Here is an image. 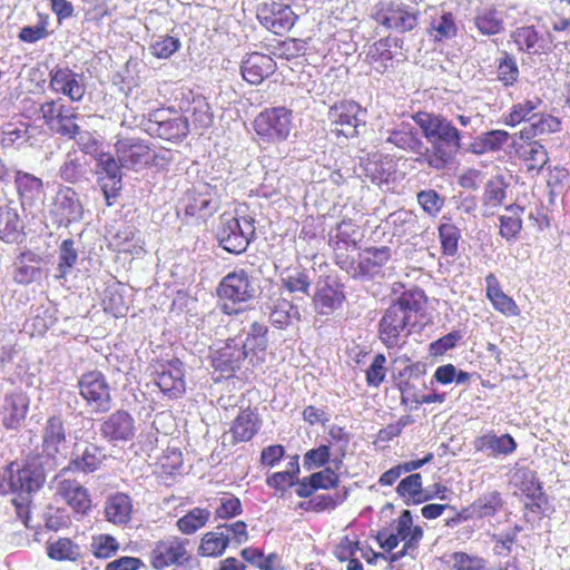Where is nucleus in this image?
Returning <instances> with one entry per match:
<instances>
[{
    "instance_id": "obj_1",
    "label": "nucleus",
    "mask_w": 570,
    "mask_h": 570,
    "mask_svg": "<svg viewBox=\"0 0 570 570\" xmlns=\"http://www.w3.org/2000/svg\"><path fill=\"white\" fill-rule=\"evenodd\" d=\"M412 118L430 145H424L423 156L416 157L415 161L436 171L453 165L463 148V138L470 132L460 129L442 114L417 111Z\"/></svg>"
},
{
    "instance_id": "obj_2",
    "label": "nucleus",
    "mask_w": 570,
    "mask_h": 570,
    "mask_svg": "<svg viewBox=\"0 0 570 570\" xmlns=\"http://www.w3.org/2000/svg\"><path fill=\"white\" fill-rule=\"evenodd\" d=\"M422 291H407L385 309L379 323V337L386 348H399L405 344L422 309Z\"/></svg>"
},
{
    "instance_id": "obj_3",
    "label": "nucleus",
    "mask_w": 570,
    "mask_h": 570,
    "mask_svg": "<svg viewBox=\"0 0 570 570\" xmlns=\"http://www.w3.org/2000/svg\"><path fill=\"white\" fill-rule=\"evenodd\" d=\"M83 421L81 413L69 415L57 413L47 417L41 430V454L49 461L50 469L66 456L69 448L68 439H80V431L71 430V426Z\"/></svg>"
},
{
    "instance_id": "obj_4",
    "label": "nucleus",
    "mask_w": 570,
    "mask_h": 570,
    "mask_svg": "<svg viewBox=\"0 0 570 570\" xmlns=\"http://www.w3.org/2000/svg\"><path fill=\"white\" fill-rule=\"evenodd\" d=\"M46 472L38 459L22 464L11 462L0 470V495L17 493L22 501H29L30 494L41 489Z\"/></svg>"
},
{
    "instance_id": "obj_5",
    "label": "nucleus",
    "mask_w": 570,
    "mask_h": 570,
    "mask_svg": "<svg viewBox=\"0 0 570 570\" xmlns=\"http://www.w3.org/2000/svg\"><path fill=\"white\" fill-rule=\"evenodd\" d=\"M217 296L223 301L222 309L232 315L240 312L245 304L256 296L253 278L245 269H238L225 275L218 284Z\"/></svg>"
},
{
    "instance_id": "obj_6",
    "label": "nucleus",
    "mask_w": 570,
    "mask_h": 570,
    "mask_svg": "<svg viewBox=\"0 0 570 570\" xmlns=\"http://www.w3.org/2000/svg\"><path fill=\"white\" fill-rule=\"evenodd\" d=\"M254 236L255 226L253 218H238L227 213L219 217L216 238L226 252L236 255L244 253Z\"/></svg>"
},
{
    "instance_id": "obj_7",
    "label": "nucleus",
    "mask_w": 570,
    "mask_h": 570,
    "mask_svg": "<svg viewBox=\"0 0 570 570\" xmlns=\"http://www.w3.org/2000/svg\"><path fill=\"white\" fill-rule=\"evenodd\" d=\"M141 126L149 136L168 141H181L189 132L188 118L166 108L150 111Z\"/></svg>"
},
{
    "instance_id": "obj_8",
    "label": "nucleus",
    "mask_w": 570,
    "mask_h": 570,
    "mask_svg": "<svg viewBox=\"0 0 570 570\" xmlns=\"http://www.w3.org/2000/svg\"><path fill=\"white\" fill-rule=\"evenodd\" d=\"M293 128V111L286 107L266 108L254 120V130L263 142H281Z\"/></svg>"
},
{
    "instance_id": "obj_9",
    "label": "nucleus",
    "mask_w": 570,
    "mask_h": 570,
    "mask_svg": "<svg viewBox=\"0 0 570 570\" xmlns=\"http://www.w3.org/2000/svg\"><path fill=\"white\" fill-rule=\"evenodd\" d=\"M78 389L91 412L107 413L112 407L111 386L102 372L94 370L81 374Z\"/></svg>"
},
{
    "instance_id": "obj_10",
    "label": "nucleus",
    "mask_w": 570,
    "mask_h": 570,
    "mask_svg": "<svg viewBox=\"0 0 570 570\" xmlns=\"http://www.w3.org/2000/svg\"><path fill=\"white\" fill-rule=\"evenodd\" d=\"M376 20L397 32L413 30L417 26L419 9L412 0H384Z\"/></svg>"
},
{
    "instance_id": "obj_11",
    "label": "nucleus",
    "mask_w": 570,
    "mask_h": 570,
    "mask_svg": "<svg viewBox=\"0 0 570 570\" xmlns=\"http://www.w3.org/2000/svg\"><path fill=\"white\" fill-rule=\"evenodd\" d=\"M83 205L71 187H60L49 206V217L57 227H68L82 219Z\"/></svg>"
},
{
    "instance_id": "obj_12",
    "label": "nucleus",
    "mask_w": 570,
    "mask_h": 570,
    "mask_svg": "<svg viewBox=\"0 0 570 570\" xmlns=\"http://www.w3.org/2000/svg\"><path fill=\"white\" fill-rule=\"evenodd\" d=\"M328 119L337 134L352 138L365 128L366 110L355 101H341L330 108Z\"/></svg>"
},
{
    "instance_id": "obj_13",
    "label": "nucleus",
    "mask_w": 570,
    "mask_h": 570,
    "mask_svg": "<svg viewBox=\"0 0 570 570\" xmlns=\"http://www.w3.org/2000/svg\"><path fill=\"white\" fill-rule=\"evenodd\" d=\"M257 19L275 35H283L293 28L297 16L287 4L276 0H264L257 6Z\"/></svg>"
},
{
    "instance_id": "obj_14",
    "label": "nucleus",
    "mask_w": 570,
    "mask_h": 570,
    "mask_svg": "<svg viewBox=\"0 0 570 570\" xmlns=\"http://www.w3.org/2000/svg\"><path fill=\"white\" fill-rule=\"evenodd\" d=\"M115 151L120 166L125 169L137 171L154 160L149 145L139 138H119L115 142Z\"/></svg>"
},
{
    "instance_id": "obj_15",
    "label": "nucleus",
    "mask_w": 570,
    "mask_h": 570,
    "mask_svg": "<svg viewBox=\"0 0 570 570\" xmlns=\"http://www.w3.org/2000/svg\"><path fill=\"white\" fill-rule=\"evenodd\" d=\"M218 208V202L214 189L207 184H200L188 190L178 205L186 216L206 218L212 216Z\"/></svg>"
},
{
    "instance_id": "obj_16",
    "label": "nucleus",
    "mask_w": 570,
    "mask_h": 570,
    "mask_svg": "<svg viewBox=\"0 0 570 570\" xmlns=\"http://www.w3.org/2000/svg\"><path fill=\"white\" fill-rule=\"evenodd\" d=\"M511 38L519 50L530 55L548 52L557 48L558 43H567L566 40L559 39L550 31H547L546 35H540L533 26L517 28L512 32Z\"/></svg>"
},
{
    "instance_id": "obj_17",
    "label": "nucleus",
    "mask_w": 570,
    "mask_h": 570,
    "mask_svg": "<svg viewBox=\"0 0 570 570\" xmlns=\"http://www.w3.org/2000/svg\"><path fill=\"white\" fill-rule=\"evenodd\" d=\"M212 366L225 376H232L238 371L247 354L243 346L242 336L228 338L223 346L214 350L210 354Z\"/></svg>"
},
{
    "instance_id": "obj_18",
    "label": "nucleus",
    "mask_w": 570,
    "mask_h": 570,
    "mask_svg": "<svg viewBox=\"0 0 570 570\" xmlns=\"http://www.w3.org/2000/svg\"><path fill=\"white\" fill-rule=\"evenodd\" d=\"M49 88L68 97L73 102L81 101L86 92L83 75L75 72L67 66H56L50 70Z\"/></svg>"
},
{
    "instance_id": "obj_19",
    "label": "nucleus",
    "mask_w": 570,
    "mask_h": 570,
    "mask_svg": "<svg viewBox=\"0 0 570 570\" xmlns=\"http://www.w3.org/2000/svg\"><path fill=\"white\" fill-rule=\"evenodd\" d=\"M392 249L389 246L366 247L360 254L358 263L352 277L355 279H374L383 277V267L390 262Z\"/></svg>"
},
{
    "instance_id": "obj_20",
    "label": "nucleus",
    "mask_w": 570,
    "mask_h": 570,
    "mask_svg": "<svg viewBox=\"0 0 570 570\" xmlns=\"http://www.w3.org/2000/svg\"><path fill=\"white\" fill-rule=\"evenodd\" d=\"M155 383L169 399H178L186 391L185 368L180 360L174 358L158 365Z\"/></svg>"
},
{
    "instance_id": "obj_21",
    "label": "nucleus",
    "mask_w": 570,
    "mask_h": 570,
    "mask_svg": "<svg viewBox=\"0 0 570 570\" xmlns=\"http://www.w3.org/2000/svg\"><path fill=\"white\" fill-rule=\"evenodd\" d=\"M99 433L112 444L128 442L136 433L135 420L127 411L117 410L100 422Z\"/></svg>"
},
{
    "instance_id": "obj_22",
    "label": "nucleus",
    "mask_w": 570,
    "mask_h": 570,
    "mask_svg": "<svg viewBox=\"0 0 570 570\" xmlns=\"http://www.w3.org/2000/svg\"><path fill=\"white\" fill-rule=\"evenodd\" d=\"M344 301L345 294L341 284L328 279L317 283L313 296V306L318 315L330 316L334 314L335 311L341 308Z\"/></svg>"
},
{
    "instance_id": "obj_23",
    "label": "nucleus",
    "mask_w": 570,
    "mask_h": 570,
    "mask_svg": "<svg viewBox=\"0 0 570 570\" xmlns=\"http://www.w3.org/2000/svg\"><path fill=\"white\" fill-rule=\"evenodd\" d=\"M30 400L21 391L7 393L1 407V421L6 429H19L29 411Z\"/></svg>"
},
{
    "instance_id": "obj_24",
    "label": "nucleus",
    "mask_w": 570,
    "mask_h": 570,
    "mask_svg": "<svg viewBox=\"0 0 570 570\" xmlns=\"http://www.w3.org/2000/svg\"><path fill=\"white\" fill-rule=\"evenodd\" d=\"M13 183L23 210L35 207L45 194L42 179L33 174L17 170Z\"/></svg>"
},
{
    "instance_id": "obj_25",
    "label": "nucleus",
    "mask_w": 570,
    "mask_h": 570,
    "mask_svg": "<svg viewBox=\"0 0 570 570\" xmlns=\"http://www.w3.org/2000/svg\"><path fill=\"white\" fill-rule=\"evenodd\" d=\"M105 458L104 449L97 444L76 442L71 452L69 468L83 473H91L100 468Z\"/></svg>"
},
{
    "instance_id": "obj_26",
    "label": "nucleus",
    "mask_w": 570,
    "mask_h": 570,
    "mask_svg": "<svg viewBox=\"0 0 570 570\" xmlns=\"http://www.w3.org/2000/svg\"><path fill=\"white\" fill-rule=\"evenodd\" d=\"M24 225L13 202L0 205V239L7 244H19L24 238Z\"/></svg>"
},
{
    "instance_id": "obj_27",
    "label": "nucleus",
    "mask_w": 570,
    "mask_h": 570,
    "mask_svg": "<svg viewBox=\"0 0 570 570\" xmlns=\"http://www.w3.org/2000/svg\"><path fill=\"white\" fill-rule=\"evenodd\" d=\"M276 63L272 57L253 52L243 60L240 72L245 81L250 85H259L265 78L273 75Z\"/></svg>"
},
{
    "instance_id": "obj_28",
    "label": "nucleus",
    "mask_w": 570,
    "mask_h": 570,
    "mask_svg": "<svg viewBox=\"0 0 570 570\" xmlns=\"http://www.w3.org/2000/svg\"><path fill=\"white\" fill-rule=\"evenodd\" d=\"M46 552L49 559L58 562L82 563L88 556L87 549L71 538L60 537L48 541Z\"/></svg>"
},
{
    "instance_id": "obj_29",
    "label": "nucleus",
    "mask_w": 570,
    "mask_h": 570,
    "mask_svg": "<svg viewBox=\"0 0 570 570\" xmlns=\"http://www.w3.org/2000/svg\"><path fill=\"white\" fill-rule=\"evenodd\" d=\"M57 494H59L76 513L85 515L91 509V499L88 490L76 480H60L57 484Z\"/></svg>"
},
{
    "instance_id": "obj_30",
    "label": "nucleus",
    "mask_w": 570,
    "mask_h": 570,
    "mask_svg": "<svg viewBox=\"0 0 570 570\" xmlns=\"http://www.w3.org/2000/svg\"><path fill=\"white\" fill-rule=\"evenodd\" d=\"M386 132V142H390L402 150L413 153L417 155V157L423 156L424 142L411 124L402 122Z\"/></svg>"
},
{
    "instance_id": "obj_31",
    "label": "nucleus",
    "mask_w": 570,
    "mask_h": 570,
    "mask_svg": "<svg viewBox=\"0 0 570 570\" xmlns=\"http://www.w3.org/2000/svg\"><path fill=\"white\" fill-rule=\"evenodd\" d=\"M473 445L478 452H483L489 456H507L512 454L518 448V443L512 435L508 433L497 435L493 432L478 436Z\"/></svg>"
},
{
    "instance_id": "obj_32",
    "label": "nucleus",
    "mask_w": 570,
    "mask_h": 570,
    "mask_svg": "<svg viewBox=\"0 0 570 570\" xmlns=\"http://www.w3.org/2000/svg\"><path fill=\"white\" fill-rule=\"evenodd\" d=\"M338 481L340 479L335 471L331 468H325L297 481L295 492L299 498H309L318 489L328 490L336 488Z\"/></svg>"
},
{
    "instance_id": "obj_33",
    "label": "nucleus",
    "mask_w": 570,
    "mask_h": 570,
    "mask_svg": "<svg viewBox=\"0 0 570 570\" xmlns=\"http://www.w3.org/2000/svg\"><path fill=\"white\" fill-rule=\"evenodd\" d=\"M134 511L131 498L122 492H117L105 502L106 520L115 525H126L131 520Z\"/></svg>"
},
{
    "instance_id": "obj_34",
    "label": "nucleus",
    "mask_w": 570,
    "mask_h": 570,
    "mask_svg": "<svg viewBox=\"0 0 570 570\" xmlns=\"http://www.w3.org/2000/svg\"><path fill=\"white\" fill-rule=\"evenodd\" d=\"M503 16L494 6L482 7L476 9L473 22L481 35L494 36L504 30Z\"/></svg>"
},
{
    "instance_id": "obj_35",
    "label": "nucleus",
    "mask_w": 570,
    "mask_h": 570,
    "mask_svg": "<svg viewBox=\"0 0 570 570\" xmlns=\"http://www.w3.org/2000/svg\"><path fill=\"white\" fill-rule=\"evenodd\" d=\"M517 155L527 165L528 171H535L537 174L547 165L549 156L538 140H523L518 145Z\"/></svg>"
},
{
    "instance_id": "obj_36",
    "label": "nucleus",
    "mask_w": 570,
    "mask_h": 570,
    "mask_svg": "<svg viewBox=\"0 0 570 570\" xmlns=\"http://www.w3.org/2000/svg\"><path fill=\"white\" fill-rule=\"evenodd\" d=\"M261 422L258 415L247 409L243 410L234 420L230 432L235 442H246L258 432Z\"/></svg>"
},
{
    "instance_id": "obj_37",
    "label": "nucleus",
    "mask_w": 570,
    "mask_h": 570,
    "mask_svg": "<svg viewBox=\"0 0 570 570\" xmlns=\"http://www.w3.org/2000/svg\"><path fill=\"white\" fill-rule=\"evenodd\" d=\"M560 129V121L557 117L546 114L531 116V122L520 131L522 140H533L534 137L543 134H552Z\"/></svg>"
},
{
    "instance_id": "obj_38",
    "label": "nucleus",
    "mask_w": 570,
    "mask_h": 570,
    "mask_svg": "<svg viewBox=\"0 0 570 570\" xmlns=\"http://www.w3.org/2000/svg\"><path fill=\"white\" fill-rule=\"evenodd\" d=\"M82 118L83 117L76 111V108L66 105L62 110H60L50 130L63 138L71 139L78 134V127L80 126L78 121Z\"/></svg>"
},
{
    "instance_id": "obj_39",
    "label": "nucleus",
    "mask_w": 570,
    "mask_h": 570,
    "mask_svg": "<svg viewBox=\"0 0 570 570\" xmlns=\"http://www.w3.org/2000/svg\"><path fill=\"white\" fill-rule=\"evenodd\" d=\"M229 544V534L218 530V525L214 531H209L202 538L198 547V553L203 557H220Z\"/></svg>"
},
{
    "instance_id": "obj_40",
    "label": "nucleus",
    "mask_w": 570,
    "mask_h": 570,
    "mask_svg": "<svg viewBox=\"0 0 570 570\" xmlns=\"http://www.w3.org/2000/svg\"><path fill=\"white\" fill-rule=\"evenodd\" d=\"M299 318L301 313L298 307L287 298L279 297L273 302L269 320L274 326L283 328L287 326L292 320Z\"/></svg>"
},
{
    "instance_id": "obj_41",
    "label": "nucleus",
    "mask_w": 570,
    "mask_h": 570,
    "mask_svg": "<svg viewBox=\"0 0 570 570\" xmlns=\"http://www.w3.org/2000/svg\"><path fill=\"white\" fill-rule=\"evenodd\" d=\"M187 112L191 119L195 128L207 129L214 122V114L212 108L203 96H196L193 98Z\"/></svg>"
},
{
    "instance_id": "obj_42",
    "label": "nucleus",
    "mask_w": 570,
    "mask_h": 570,
    "mask_svg": "<svg viewBox=\"0 0 570 570\" xmlns=\"http://www.w3.org/2000/svg\"><path fill=\"white\" fill-rule=\"evenodd\" d=\"M497 79L504 86H513L519 78L520 71L514 56L507 51H502L500 57L495 59Z\"/></svg>"
},
{
    "instance_id": "obj_43",
    "label": "nucleus",
    "mask_w": 570,
    "mask_h": 570,
    "mask_svg": "<svg viewBox=\"0 0 570 570\" xmlns=\"http://www.w3.org/2000/svg\"><path fill=\"white\" fill-rule=\"evenodd\" d=\"M502 504L503 501L500 492L491 491L484 493L471 504V514L480 519L493 517Z\"/></svg>"
},
{
    "instance_id": "obj_44",
    "label": "nucleus",
    "mask_w": 570,
    "mask_h": 570,
    "mask_svg": "<svg viewBox=\"0 0 570 570\" xmlns=\"http://www.w3.org/2000/svg\"><path fill=\"white\" fill-rule=\"evenodd\" d=\"M210 511L204 508H194L177 520V527L184 534H193L209 521Z\"/></svg>"
},
{
    "instance_id": "obj_45",
    "label": "nucleus",
    "mask_w": 570,
    "mask_h": 570,
    "mask_svg": "<svg viewBox=\"0 0 570 570\" xmlns=\"http://www.w3.org/2000/svg\"><path fill=\"white\" fill-rule=\"evenodd\" d=\"M360 237L356 226L352 222L343 220L337 226V233L331 244L334 250H347L350 247L355 249L357 247Z\"/></svg>"
},
{
    "instance_id": "obj_46",
    "label": "nucleus",
    "mask_w": 570,
    "mask_h": 570,
    "mask_svg": "<svg viewBox=\"0 0 570 570\" xmlns=\"http://www.w3.org/2000/svg\"><path fill=\"white\" fill-rule=\"evenodd\" d=\"M120 548L117 539L107 533H100L91 537L89 550L98 559H109L114 557Z\"/></svg>"
},
{
    "instance_id": "obj_47",
    "label": "nucleus",
    "mask_w": 570,
    "mask_h": 570,
    "mask_svg": "<svg viewBox=\"0 0 570 570\" xmlns=\"http://www.w3.org/2000/svg\"><path fill=\"white\" fill-rule=\"evenodd\" d=\"M508 185L501 176L489 179L485 183L484 191L482 195V203L485 207L498 208L503 204L507 196Z\"/></svg>"
},
{
    "instance_id": "obj_48",
    "label": "nucleus",
    "mask_w": 570,
    "mask_h": 570,
    "mask_svg": "<svg viewBox=\"0 0 570 570\" xmlns=\"http://www.w3.org/2000/svg\"><path fill=\"white\" fill-rule=\"evenodd\" d=\"M396 492L401 498L406 499L405 503H422V476L420 473H412L406 478L402 479L396 487Z\"/></svg>"
},
{
    "instance_id": "obj_49",
    "label": "nucleus",
    "mask_w": 570,
    "mask_h": 570,
    "mask_svg": "<svg viewBox=\"0 0 570 570\" xmlns=\"http://www.w3.org/2000/svg\"><path fill=\"white\" fill-rule=\"evenodd\" d=\"M348 495V491L344 489L343 492H336L334 495L320 494L308 501L302 502L299 505L306 511L322 512L330 509H335L342 504Z\"/></svg>"
},
{
    "instance_id": "obj_50",
    "label": "nucleus",
    "mask_w": 570,
    "mask_h": 570,
    "mask_svg": "<svg viewBox=\"0 0 570 570\" xmlns=\"http://www.w3.org/2000/svg\"><path fill=\"white\" fill-rule=\"evenodd\" d=\"M541 105V100L535 98L533 100H524L522 102L512 106L510 114L505 117V124L508 126H517L522 121L531 122V116L537 115L535 110Z\"/></svg>"
},
{
    "instance_id": "obj_51",
    "label": "nucleus",
    "mask_w": 570,
    "mask_h": 570,
    "mask_svg": "<svg viewBox=\"0 0 570 570\" xmlns=\"http://www.w3.org/2000/svg\"><path fill=\"white\" fill-rule=\"evenodd\" d=\"M180 40L173 36H158L149 45L150 53L158 59H168L180 49Z\"/></svg>"
},
{
    "instance_id": "obj_52",
    "label": "nucleus",
    "mask_w": 570,
    "mask_h": 570,
    "mask_svg": "<svg viewBox=\"0 0 570 570\" xmlns=\"http://www.w3.org/2000/svg\"><path fill=\"white\" fill-rule=\"evenodd\" d=\"M439 237L442 253L445 256H454L458 253L459 240L461 238L460 229L450 223L439 226Z\"/></svg>"
},
{
    "instance_id": "obj_53",
    "label": "nucleus",
    "mask_w": 570,
    "mask_h": 570,
    "mask_svg": "<svg viewBox=\"0 0 570 570\" xmlns=\"http://www.w3.org/2000/svg\"><path fill=\"white\" fill-rule=\"evenodd\" d=\"M26 254H20L13 263L12 278L16 283L28 285L40 277L41 269L35 265L27 264Z\"/></svg>"
},
{
    "instance_id": "obj_54",
    "label": "nucleus",
    "mask_w": 570,
    "mask_h": 570,
    "mask_svg": "<svg viewBox=\"0 0 570 570\" xmlns=\"http://www.w3.org/2000/svg\"><path fill=\"white\" fill-rule=\"evenodd\" d=\"M509 134L504 130H492L485 132L480 142L472 145V153L474 154H483L487 151H495L501 149V147L508 141Z\"/></svg>"
},
{
    "instance_id": "obj_55",
    "label": "nucleus",
    "mask_w": 570,
    "mask_h": 570,
    "mask_svg": "<svg viewBox=\"0 0 570 570\" xmlns=\"http://www.w3.org/2000/svg\"><path fill=\"white\" fill-rule=\"evenodd\" d=\"M78 253L72 239H65L59 247L58 277L65 278L76 265Z\"/></svg>"
},
{
    "instance_id": "obj_56",
    "label": "nucleus",
    "mask_w": 570,
    "mask_h": 570,
    "mask_svg": "<svg viewBox=\"0 0 570 570\" xmlns=\"http://www.w3.org/2000/svg\"><path fill=\"white\" fill-rule=\"evenodd\" d=\"M158 551L165 554V559L171 564L183 563L187 560L185 543L179 538H171L158 544Z\"/></svg>"
},
{
    "instance_id": "obj_57",
    "label": "nucleus",
    "mask_w": 570,
    "mask_h": 570,
    "mask_svg": "<svg viewBox=\"0 0 570 570\" xmlns=\"http://www.w3.org/2000/svg\"><path fill=\"white\" fill-rule=\"evenodd\" d=\"M98 175L107 179H122L121 168L117 156L110 153L100 154L97 159Z\"/></svg>"
},
{
    "instance_id": "obj_58",
    "label": "nucleus",
    "mask_w": 570,
    "mask_h": 570,
    "mask_svg": "<svg viewBox=\"0 0 570 570\" xmlns=\"http://www.w3.org/2000/svg\"><path fill=\"white\" fill-rule=\"evenodd\" d=\"M416 199L422 209L430 216L439 214L444 205V199L434 189L421 190L417 193Z\"/></svg>"
},
{
    "instance_id": "obj_59",
    "label": "nucleus",
    "mask_w": 570,
    "mask_h": 570,
    "mask_svg": "<svg viewBox=\"0 0 570 570\" xmlns=\"http://www.w3.org/2000/svg\"><path fill=\"white\" fill-rule=\"evenodd\" d=\"M86 170L83 164L78 158H71L68 155L67 160L62 164L59 175L62 180L77 184L85 177Z\"/></svg>"
},
{
    "instance_id": "obj_60",
    "label": "nucleus",
    "mask_w": 570,
    "mask_h": 570,
    "mask_svg": "<svg viewBox=\"0 0 570 570\" xmlns=\"http://www.w3.org/2000/svg\"><path fill=\"white\" fill-rule=\"evenodd\" d=\"M432 30L435 31L438 40L449 39L456 35V24L452 13H443L441 17L435 18L431 23Z\"/></svg>"
},
{
    "instance_id": "obj_61",
    "label": "nucleus",
    "mask_w": 570,
    "mask_h": 570,
    "mask_svg": "<svg viewBox=\"0 0 570 570\" xmlns=\"http://www.w3.org/2000/svg\"><path fill=\"white\" fill-rule=\"evenodd\" d=\"M282 287L289 293H301L308 295L311 281L304 272H295L282 278Z\"/></svg>"
},
{
    "instance_id": "obj_62",
    "label": "nucleus",
    "mask_w": 570,
    "mask_h": 570,
    "mask_svg": "<svg viewBox=\"0 0 570 570\" xmlns=\"http://www.w3.org/2000/svg\"><path fill=\"white\" fill-rule=\"evenodd\" d=\"M386 357L379 353L374 356L371 365L366 370V383L370 386L377 387L386 376Z\"/></svg>"
},
{
    "instance_id": "obj_63",
    "label": "nucleus",
    "mask_w": 570,
    "mask_h": 570,
    "mask_svg": "<svg viewBox=\"0 0 570 570\" xmlns=\"http://www.w3.org/2000/svg\"><path fill=\"white\" fill-rule=\"evenodd\" d=\"M331 458L330 446L320 445L316 449H311L304 454L303 466L306 470H313L325 465Z\"/></svg>"
},
{
    "instance_id": "obj_64",
    "label": "nucleus",
    "mask_w": 570,
    "mask_h": 570,
    "mask_svg": "<svg viewBox=\"0 0 570 570\" xmlns=\"http://www.w3.org/2000/svg\"><path fill=\"white\" fill-rule=\"evenodd\" d=\"M453 570H484V560L465 552H454L452 556Z\"/></svg>"
}]
</instances>
